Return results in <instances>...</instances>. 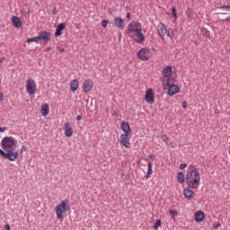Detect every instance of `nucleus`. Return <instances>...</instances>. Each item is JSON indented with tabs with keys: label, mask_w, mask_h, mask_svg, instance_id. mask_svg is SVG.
I'll return each mask as SVG.
<instances>
[{
	"label": "nucleus",
	"mask_w": 230,
	"mask_h": 230,
	"mask_svg": "<svg viewBox=\"0 0 230 230\" xmlns=\"http://www.w3.org/2000/svg\"><path fill=\"white\" fill-rule=\"evenodd\" d=\"M185 182L188 188L197 190L200 186V172H199V169L194 168L190 170L186 174Z\"/></svg>",
	"instance_id": "nucleus-1"
},
{
	"label": "nucleus",
	"mask_w": 230,
	"mask_h": 230,
	"mask_svg": "<svg viewBox=\"0 0 230 230\" xmlns=\"http://www.w3.org/2000/svg\"><path fill=\"white\" fill-rule=\"evenodd\" d=\"M128 31L129 33H136L135 37H137V39H133L135 42H137L138 44H143L145 42V34H143V26H141V22H132L128 26Z\"/></svg>",
	"instance_id": "nucleus-2"
},
{
	"label": "nucleus",
	"mask_w": 230,
	"mask_h": 230,
	"mask_svg": "<svg viewBox=\"0 0 230 230\" xmlns=\"http://www.w3.org/2000/svg\"><path fill=\"white\" fill-rule=\"evenodd\" d=\"M67 211H71V207H69V200L65 199L56 207V215L58 220H64V213Z\"/></svg>",
	"instance_id": "nucleus-3"
},
{
	"label": "nucleus",
	"mask_w": 230,
	"mask_h": 230,
	"mask_svg": "<svg viewBox=\"0 0 230 230\" xmlns=\"http://www.w3.org/2000/svg\"><path fill=\"white\" fill-rule=\"evenodd\" d=\"M0 155H2L4 159H8V161H15V159L19 157V152L12 149H8L4 152V150L0 148Z\"/></svg>",
	"instance_id": "nucleus-4"
},
{
	"label": "nucleus",
	"mask_w": 230,
	"mask_h": 230,
	"mask_svg": "<svg viewBox=\"0 0 230 230\" xmlns=\"http://www.w3.org/2000/svg\"><path fill=\"white\" fill-rule=\"evenodd\" d=\"M1 146L3 150H10L13 146H15V138L12 137H4L1 141Z\"/></svg>",
	"instance_id": "nucleus-5"
},
{
	"label": "nucleus",
	"mask_w": 230,
	"mask_h": 230,
	"mask_svg": "<svg viewBox=\"0 0 230 230\" xmlns=\"http://www.w3.org/2000/svg\"><path fill=\"white\" fill-rule=\"evenodd\" d=\"M166 85L168 87L167 90V96H169L170 98H172V96H173V94L177 92H179V85L175 84V78L174 77H169L166 80ZM172 87L175 88V93H172Z\"/></svg>",
	"instance_id": "nucleus-6"
},
{
	"label": "nucleus",
	"mask_w": 230,
	"mask_h": 230,
	"mask_svg": "<svg viewBox=\"0 0 230 230\" xmlns=\"http://www.w3.org/2000/svg\"><path fill=\"white\" fill-rule=\"evenodd\" d=\"M26 89L28 94L33 95L37 91V84H35V80L28 79L26 81Z\"/></svg>",
	"instance_id": "nucleus-7"
},
{
	"label": "nucleus",
	"mask_w": 230,
	"mask_h": 230,
	"mask_svg": "<svg viewBox=\"0 0 230 230\" xmlns=\"http://www.w3.org/2000/svg\"><path fill=\"white\" fill-rule=\"evenodd\" d=\"M146 53H150V49L146 48H142L140 50L137 51V57L139 58V60H143L144 62H146L150 60V58L146 56Z\"/></svg>",
	"instance_id": "nucleus-8"
},
{
	"label": "nucleus",
	"mask_w": 230,
	"mask_h": 230,
	"mask_svg": "<svg viewBox=\"0 0 230 230\" xmlns=\"http://www.w3.org/2000/svg\"><path fill=\"white\" fill-rule=\"evenodd\" d=\"M145 102H146V103H149V105H153V103L155 102V99L154 97V90L152 88H149L146 91Z\"/></svg>",
	"instance_id": "nucleus-9"
},
{
	"label": "nucleus",
	"mask_w": 230,
	"mask_h": 230,
	"mask_svg": "<svg viewBox=\"0 0 230 230\" xmlns=\"http://www.w3.org/2000/svg\"><path fill=\"white\" fill-rule=\"evenodd\" d=\"M130 133H123L120 135V145L125 148H130V138L128 137Z\"/></svg>",
	"instance_id": "nucleus-10"
},
{
	"label": "nucleus",
	"mask_w": 230,
	"mask_h": 230,
	"mask_svg": "<svg viewBox=\"0 0 230 230\" xmlns=\"http://www.w3.org/2000/svg\"><path fill=\"white\" fill-rule=\"evenodd\" d=\"M38 37L40 40H43V42H49V39H51V32L41 31L39 32Z\"/></svg>",
	"instance_id": "nucleus-11"
},
{
	"label": "nucleus",
	"mask_w": 230,
	"mask_h": 230,
	"mask_svg": "<svg viewBox=\"0 0 230 230\" xmlns=\"http://www.w3.org/2000/svg\"><path fill=\"white\" fill-rule=\"evenodd\" d=\"M113 24L119 30H125V20L121 17H115Z\"/></svg>",
	"instance_id": "nucleus-12"
},
{
	"label": "nucleus",
	"mask_w": 230,
	"mask_h": 230,
	"mask_svg": "<svg viewBox=\"0 0 230 230\" xmlns=\"http://www.w3.org/2000/svg\"><path fill=\"white\" fill-rule=\"evenodd\" d=\"M158 35L162 40H164V35H166V32L168 31V29H166V26L164 25V23L158 24Z\"/></svg>",
	"instance_id": "nucleus-13"
},
{
	"label": "nucleus",
	"mask_w": 230,
	"mask_h": 230,
	"mask_svg": "<svg viewBox=\"0 0 230 230\" xmlns=\"http://www.w3.org/2000/svg\"><path fill=\"white\" fill-rule=\"evenodd\" d=\"M93 85H94V84L93 83V80L86 79L83 84L84 93H89V91H91V89H93Z\"/></svg>",
	"instance_id": "nucleus-14"
},
{
	"label": "nucleus",
	"mask_w": 230,
	"mask_h": 230,
	"mask_svg": "<svg viewBox=\"0 0 230 230\" xmlns=\"http://www.w3.org/2000/svg\"><path fill=\"white\" fill-rule=\"evenodd\" d=\"M206 218V214H204L203 211L199 210L194 215V220L198 224H200V222H204V219Z\"/></svg>",
	"instance_id": "nucleus-15"
},
{
	"label": "nucleus",
	"mask_w": 230,
	"mask_h": 230,
	"mask_svg": "<svg viewBox=\"0 0 230 230\" xmlns=\"http://www.w3.org/2000/svg\"><path fill=\"white\" fill-rule=\"evenodd\" d=\"M172 75H173L172 66H164V69L162 70V76H164V78H170Z\"/></svg>",
	"instance_id": "nucleus-16"
},
{
	"label": "nucleus",
	"mask_w": 230,
	"mask_h": 230,
	"mask_svg": "<svg viewBox=\"0 0 230 230\" xmlns=\"http://www.w3.org/2000/svg\"><path fill=\"white\" fill-rule=\"evenodd\" d=\"M120 128L124 132V134H131L132 128H130V124L128 122L123 120L120 123Z\"/></svg>",
	"instance_id": "nucleus-17"
},
{
	"label": "nucleus",
	"mask_w": 230,
	"mask_h": 230,
	"mask_svg": "<svg viewBox=\"0 0 230 230\" xmlns=\"http://www.w3.org/2000/svg\"><path fill=\"white\" fill-rule=\"evenodd\" d=\"M65 136L66 137H73V128H71V123L66 122L64 125Z\"/></svg>",
	"instance_id": "nucleus-18"
},
{
	"label": "nucleus",
	"mask_w": 230,
	"mask_h": 230,
	"mask_svg": "<svg viewBox=\"0 0 230 230\" xmlns=\"http://www.w3.org/2000/svg\"><path fill=\"white\" fill-rule=\"evenodd\" d=\"M11 21L14 28H22V22L21 21V18L13 16Z\"/></svg>",
	"instance_id": "nucleus-19"
},
{
	"label": "nucleus",
	"mask_w": 230,
	"mask_h": 230,
	"mask_svg": "<svg viewBox=\"0 0 230 230\" xmlns=\"http://www.w3.org/2000/svg\"><path fill=\"white\" fill-rule=\"evenodd\" d=\"M194 193L195 192L190 187L183 190V195L187 199V200H191V199H193Z\"/></svg>",
	"instance_id": "nucleus-20"
},
{
	"label": "nucleus",
	"mask_w": 230,
	"mask_h": 230,
	"mask_svg": "<svg viewBox=\"0 0 230 230\" xmlns=\"http://www.w3.org/2000/svg\"><path fill=\"white\" fill-rule=\"evenodd\" d=\"M64 30H66V23L64 22L59 23L56 28L55 37H60Z\"/></svg>",
	"instance_id": "nucleus-21"
},
{
	"label": "nucleus",
	"mask_w": 230,
	"mask_h": 230,
	"mask_svg": "<svg viewBox=\"0 0 230 230\" xmlns=\"http://www.w3.org/2000/svg\"><path fill=\"white\" fill-rule=\"evenodd\" d=\"M40 114L44 117L49 114V104L44 103L40 109Z\"/></svg>",
	"instance_id": "nucleus-22"
},
{
	"label": "nucleus",
	"mask_w": 230,
	"mask_h": 230,
	"mask_svg": "<svg viewBox=\"0 0 230 230\" xmlns=\"http://www.w3.org/2000/svg\"><path fill=\"white\" fill-rule=\"evenodd\" d=\"M78 79H74L70 82V91L76 93L78 91Z\"/></svg>",
	"instance_id": "nucleus-23"
},
{
	"label": "nucleus",
	"mask_w": 230,
	"mask_h": 230,
	"mask_svg": "<svg viewBox=\"0 0 230 230\" xmlns=\"http://www.w3.org/2000/svg\"><path fill=\"white\" fill-rule=\"evenodd\" d=\"M200 32L203 37H206V39H211V36H210L211 32H209V31L206 29V27H201Z\"/></svg>",
	"instance_id": "nucleus-24"
},
{
	"label": "nucleus",
	"mask_w": 230,
	"mask_h": 230,
	"mask_svg": "<svg viewBox=\"0 0 230 230\" xmlns=\"http://www.w3.org/2000/svg\"><path fill=\"white\" fill-rule=\"evenodd\" d=\"M177 179H178V182L180 184H184V182L186 181V178L184 176V172H179L178 174H177Z\"/></svg>",
	"instance_id": "nucleus-25"
},
{
	"label": "nucleus",
	"mask_w": 230,
	"mask_h": 230,
	"mask_svg": "<svg viewBox=\"0 0 230 230\" xmlns=\"http://www.w3.org/2000/svg\"><path fill=\"white\" fill-rule=\"evenodd\" d=\"M152 175V162L147 163V172L144 176L145 179H150V176Z\"/></svg>",
	"instance_id": "nucleus-26"
},
{
	"label": "nucleus",
	"mask_w": 230,
	"mask_h": 230,
	"mask_svg": "<svg viewBox=\"0 0 230 230\" xmlns=\"http://www.w3.org/2000/svg\"><path fill=\"white\" fill-rule=\"evenodd\" d=\"M162 224H163V222L161 221V219H157L155 221V223L154 224L153 228L155 230H157V229H159L161 227Z\"/></svg>",
	"instance_id": "nucleus-27"
},
{
	"label": "nucleus",
	"mask_w": 230,
	"mask_h": 230,
	"mask_svg": "<svg viewBox=\"0 0 230 230\" xmlns=\"http://www.w3.org/2000/svg\"><path fill=\"white\" fill-rule=\"evenodd\" d=\"M39 40H40L39 36H36V37H33V38H29L27 40V42H28V44H30L31 42H39Z\"/></svg>",
	"instance_id": "nucleus-28"
},
{
	"label": "nucleus",
	"mask_w": 230,
	"mask_h": 230,
	"mask_svg": "<svg viewBox=\"0 0 230 230\" xmlns=\"http://www.w3.org/2000/svg\"><path fill=\"white\" fill-rule=\"evenodd\" d=\"M171 12H172V17L177 20V8H175V6L172 7Z\"/></svg>",
	"instance_id": "nucleus-29"
},
{
	"label": "nucleus",
	"mask_w": 230,
	"mask_h": 230,
	"mask_svg": "<svg viewBox=\"0 0 230 230\" xmlns=\"http://www.w3.org/2000/svg\"><path fill=\"white\" fill-rule=\"evenodd\" d=\"M161 139H162V141H164V143H165V145H168V141H170V138L166 135H163L161 137Z\"/></svg>",
	"instance_id": "nucleus-30"
},
{
	"label": "nucleus",
	"mask_w": 230,
	"mask_h": 230,
	"mask_svg": "<svg viewBox=\"0 0 230 230\" xmlns=\"http://www.w3.org/2000/svg\"><path fill=\"white\" fill-rule=\"evenodd\" d=\"M167 36H169L171 39H173V29L170 28L166 31Z\"/></svg>",
	"instance_id": "nucleus-31"
},
{
	"label": "nucleus",
	"mask_w": 230,
	"mask_h": 230,
	"mask_svg": "<svg viewBox=\"0 0 230 230\" xmlns=\"http://www.w3.org/2000/svg\"><path fill=\"white\" fill-rule=\"evenodd\" d=\"M109 22H110L109 20H102L101 25L102 28L105 29L109 25Z\"/></svg>",
	"instance_id": "nucleus-32"
},
{
	"label": "nucleus",
	"mask_w": 230,
	"mask_h": 230,
	"mask_svg": "<svg viewBox=\"0 0 230 230\" xmlns=\"http://www.w3.org/2000/svg\"><path fill=\"white\" fill-rule=\"evenodd\" d=\"M169 215H171V217H177L179 215V212L177 210L171 209L169 211Z\"/></svg>",
	"instance_id": "nucleus-33"
},
{
	"label": "nucleus",
	"mask_w": 230,
	"mask_h": 230,
	"mask_svg": "<svg viewBox=\"0 0 230 230\" xmlns=\"http://www.w3.org/2000/svg\"><path fill=\"white\" fill-rule=\"evenodd\" d=\"M193 13V10L187 8L186 10V15L188 17V19H190V17H191V14Z\"/></svg>",
	"instance_id": "nucleus-34"
},
{
	"label": "nucleus",
	"mask_w": 230,
	"mask_h": 230,
	"mask_svg": "<svg viewBox=\"0 0 230 230\" xmlns=\"http://www.w3.org/2000/svg\"><path fill=\"white\" fill-rule=\"evenodd\" d=\"M171 93H174L173 96H175V94H179V93H181V87L178 86V92H176L175 87H172Z\"/></svg>",
	"instance_id": "nucleus-35"
},
{
	"label": "nucleus",
	"mask_w": 230,
	"mask_h": 230,
	"mask_svg": "<svg viewBox=\"0 0 230 230\" xmlns=\"http://www.w3.org/2000/svg\"><path fill=\"white\" fill-rule=\"evenodd\" d=\"M219 8L220 10H226L227 12H230V5H222Z\"/></svg>",
	"instance_id": "nucleus-36"
},
{
	"label": "nucleus",
	"mask_w": 230,
	"mask_h": 230,
	"mask_svg": "<svg viewBox=\"0 0 230 230\" xmlns=\"http://www.w3.org/2000/svg\"><path fill=\"white\" fill-rule=\"evenodd\" d=\"M220 223H215L214 225H213V227H212V229H218V227H220Z\"/></svg>",
	"instance_id": "nucleus-37"
},
{
	"label": "nucleus",
	"mask_w": 230,
	"mask_h": 230,
	"mask_svg": "<svg viewBox=\"0 0 230 230\" xmlns=\"http://www.w3.org/2000/svg\"><path fill=\"white\" fill-rule=\"evenodd\" d=\"M188 166L187 164H180V170H184V168H186Z\"/></svg>",
	"instance_id": "nucleus-38"
},
{
	"label": "nucleus",
	"mask_w": 230,
	"mask_h": 230,
	"mask_svg": "<svg viewBox=\"0 0 230 230\" xmlns=\"http://www.w3.org/2000/svg\"><path fill=\"white\" fill-rule=\"evenodd\" d=\"M0 102H4V93H0Z\"/></svg>",
	"instance_id": "nucleus-39"
},
{
	"label": "nucleus",
	"mask_w": 230,
	"mask_h": 230,
	"mask_svg": "<svg viewBox=\"0 0 230 230\" xmlns=\"http://www.w3.org/2000/svg\"><path fill=\"white\" fill-rule=\"evenodd\" d=\"M21 13L23 15V17H26V15H28V13L24 10H21Z\"/></svg>",
	"instance_id": "nucleus-40"
},
{
	"label": "nucleus",
	"mask_w": 230,
	"mask_h": 230,
	"mask_svg": "<svg viewBox=\"0 0 230 230\" xmlns=\"http://www.w3.org/2000/svg\"><path fill=\"white\" fill-rule=\"evenodd\" d=\"M182 107H183V109H188V102H182Z\"/></svg>",
	"instance_id": "nucleus-41"
},
{
	"label": "nucleus",
	"mask_w": 230,
	"mask_h": 230,
	"mask_svg": "<svg viewBox=\"0 0 230 230\" xmlns=\"http://www.w3.org/2000/svg\"><path fill=\"white\" fill-rule=\"evenodd\" d=\"M148 157L151 161H154L155 159V155H149Z\"/></svg>",
	"instance_id": "nucleus-42"
},
{
	"label": "nucleus",
	"mask_w": 230,
	"mask_h": 230,
	"mask_svg": "<svg viewBox=\"0 0 230 230\" xmlns=\"http://www.w3.org/2000/svg\"><path fill=\"white\" fill-rule=\"evenodd\" d=\"M5 130H8V128L6 127L0 128V132H4Z\"/></svg>",
	"instance_id": "nucleus-43"
},
{
	"label": "nucleus",
	"mask_w": 230,
	"mask_h": 230,
	"mask_svg": "<svg viewBox=\"0 0 230 230\" xmlns=\"http://www.w3.org/2000/svg\"><path fill=\"white\" fill-rule=\"evenodd\" d=\"M4 229H5V230H12V227L10 226V225L6 224V225L4 226Z\"/></svg>",
	"instance_id": "nucleus-44"
},
{
	"label": "nucleus",
	"mask_w": 230,
	"mask_h": 230,
	"mask_svg": "<svg viewBox=\"0 0 230 230\" xmlns=\"http://www.w3.org/2000/svg\"><path fill=\"white\" fill-rule=\"evenodd\" d=\"M51 13H52V15H57V7H54Z\"/></svg>",
	"instance_id": "nucleus-45"
},
{
	"label": "nucleus",
	"mask_w": 230,
	"mask_h": 230,
	"mask_svg": "<svg viewBox=\"0 0 230 230\" xmlns=\"http://www.w3.org/2000/svg\"><path fill=\"white\" fill-rule=\"evenodd\" d=\"M76 121H81L82 120V115H78L75 118Z\"/></svg>",
	"instance_id": "nucleus-46"
},
{
	"label": "nucleus",
	"mask_w": 230,
	"mask_h": 230,
	"mask_svg": "<svg viewBox=\"0 0 230 230\" xmlns=\"http://www.w3.org/2000/svg\"><path fill=\"white\" fill-rule=\"evenodd\" d=\"M58 49H59L60 53H64V51H66L64 48L58 47Z\"/></svg>",
	"instance_id": "nucleus-47"
},
{
	"label": "nucleus",
	"mask_w": 230,
	"mask_h": 230,
	"mask_svg": "<svg viewBox=\"0 0 230 230\" xmlns=\"http://www.w3.org/2000/svg\"><path fill=\"white\" fill-rule=\"evenodd\" d=\"M21 152H26V146H22Z\"/></svg>",
	"instance_id": "nucleus-48"
},
{
	"label": "nucleus",
	"mask_w": 230,
	"mask_h": 230,
	"mask_svg": "<svg viewBox=\"0 0 230 230\" xmlns=\"http://www.w3.org/2000/svg\"><path fill=\"white\" fill-rule=\"evenodd\" d=\"M126 17H127L128 21H130V13H127Z\"/></svg>",
	"instance_id": "nucleus-49"
},
{
	"label": "nucleus",
	"mask_w": 230,
	"mask_h": 230,
	"mask_svg": "<svg viewBox=\"0 0 230 230\" xmlns=\"http://www.w3.org/2000/svg\"><path fill=\"white\" fill-rule=\"evenodd\" d=\"M44 51H51V47H48L44 49Z\"/></svg>",
	"instance_id": "nucleus-50"
},
{
	"label": "nucleus",
	"mask_w": 230,
	"mask_h": 230,
	"mask_svg": "<svg viewBox=\"0 0 230 230\" xmlns=\"http://www.w3.org/2000/svg\"><path fill=\"white\" fill-rule=\"evenodd\" d=\"M5 58H0V64H3V62H4Z\"/></svg>",
	"instance_id": "nucleus-51"
},
{
	"label": "nucleus",
	"mask_w": 230,
	"mask_h": 230,
	"mask_svg": "<svg viewBox=\"0 0 230 230\" xmlns=\"http://www.w3.org/2000/svg\"><path fill=\"white\" fill-rule=\"evenodd\" d=\"M226 22H229L230 21V16H228L226 19Z\"/></svg>",
	"instance_id": "nucleus-52"
},
{
	"label": "nucleus",
	"mask_w": 230,
	"mask_h": 230,
	"mask_svg": "<svg viewBox=\"0 0 230 230\" xmlns=\"http://www.w3.org/2000/svg\"><path fill=\"white\" fill-rule=\"evenodd\" d=\"M190 168H193V170H195V168H197V167H195V165H193V164H190Z\"/></svg>",
	"instance_id": "nucleus-53"
},
{
	"label": "nucleus",
	"mask_w": 230,
	"mask_h": 230,
	"mask_svg": "<svg viewBox=\"0 0 230 230\" xmlns=\"http://www.w3.org/2000/svg\"><path fill=\"white\" fill-rule=\"evenodd\" d=\"M121 37H122V35H121V33L119 32V39L121 40Z\"/></svg>",
	"instance_id": "nucleus-54"
},
{
	"label": "nucleus",
	"mask_w": 230,
	"mask_h": 230,
	"mask_svg": "<svg viewBox=\"0 0 230 230\" xmlns=\"http://www.w3.org/2000/svg\"><path fill=\"white\" fill-rule=\"evenodd\" d=\"M130 39H134V36H130Z\"/></svg>",
	"instance_id": "nucleus-55"
}]
</instances>
